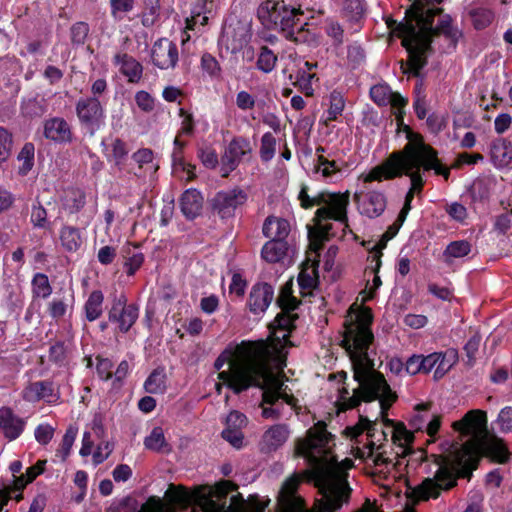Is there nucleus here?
Returning a JSON list of instances; mask_svg holds the SVG:
<instances>
[{"label": "nucleus", "mask_w": 512, "mask_h": 512, "mask_svg": "<svg viewBox=\"0 0 512 512\" xmlns=\"http://www.w3.org/2000/svg\"><path fill=\"white\" fill-rule=\"evenodd\" d=\"M373 340L374 335L365 323L353 324L346 330L342 345L349 354L358 387L352 394L347 387L339 390L343 409L355 408L361 401L379 399L381 413L385 414L397 399L383 374L374 369V360L368 355Z\"/></svg>", "instance_id": "f257e3e1"}, {"label": "nucleus", "mask_w": 512, "mask_h": 512, "mask_svg": "<svg viewBox=\"0 0 512 512\" xmlns=\"http://www.w3.org/2000/svg\"><path fill=\"white\" fill-rule=\"evenodd\" d=\"M443 0H414L411 6V18L397 24L398 37L408 53L407 62L400 61L404 74L421 76V70L427 64V52L431 49L432 38L443 35L455 47L462 32L453 25L450 15H442L434 26V18L442 13L437 7Z\"/></svg>", "instance_id": "f03ea898"}, {"label": "nucleus", "mask_w": 512, "mask_h": 512, "mask_svg": "<svg viewBox=\"0 0 512 512\" xmlns=\"http://www.w3.org/2000/svg\"><path fill=\"white\" fill-rule=\"evenodd\" d=\"M407 144L400 151H395L374 167L365 176L364 182L390 180L406 174L411 179V188L415 192L422 190L424 180L419 172L421 166L425 170L433 169L436 174L448 179L450 171L442 166L437 158V152L425 144L420 134L414 133L408 126L404 127Z\"/></svg>", "instance_id": "7ed1b4c3"}, {"label": "nucleus", "mask_w": 512, "mask_h": 512, "mask_svg": "<svg viewBox=\"0 0 512 512\" xmlns=\"http://www.w3.org/2000/svg\"><path fill=\"white\" fill-rule=\"evenodd\" d=\"M453 428L463 436L469 437V443L463 448V455H456L454 460L453 469L461 477L470 478L472 469L475 468L471 455V447L474 444L479 445L493 460L499 463L508 462L510 453L504 440L488 433L485 411H469L460 421L453 423Z\"/></svg>", "instance_id": "20e7f679"}, {"label": "nucleus", "mask_w": 512, "mask_h": 512, "mask_svg": "<svg viewBox=\"0 0 512 512\" xmlns=\"http://www.w3.org/2000/svg\"><path fill=\"white\" fill-rule=\"evenodd\" d=\"M261 23L269 30L277 31L283 38L296 45L317 44V37L302 19L303 11L280 0H266L257 9Z\"/></svg>", "instance_id": "39448f33"}, {"label": "nucleus", "mask_w": 512, "mask_h": 512, "mask_svg": "<svg viewBox=\"0 0 512 512\" xmlns=\"http://www.w3.org/2000/svg\"><path fill=\"white\" fill-rule=\"evenodd\" d=\"M236 489L237 486L228 480L214 486H203L197 492L190 493V504H195L202 512H265V504H247L240 493L232 495L228 503V495Z\"/></svg>", "instance_id": "423d86ee"}, {"label": "nucleus", "mask_w": 512, "mask_h": 512, "mask_svg": "<svg viewBox=\"0 0 512 512\" xmlns=\"http://www.w3.org/2000/svg\"><path fill=\"white\" fill-rule=\"evenodd\" d=\"M254 355V364L257 365L259 371L258 369L253 371V378L258 384L252 385V387L260 388L263 391V403L273 406L277 404L278 400L282 399L288 405L294 406L297 400L286 392L287 386L284 380L276 375L267 363V348L263 342L257 343Z\"/></svg>", "instance_id": "0eeeda50"}, {"label": "nucleus", "mask_w": 512, "mask_h": 512, "mask_svg": "<svg viewBox=\"0 0 512 512\" xmlns=\"http://www.w3.org/2000/svg\"><path fill=\"white\" fill-rule=\"evenodd\" d=\"M307 186L303 185L298 195L301 207L304 209L313 206H322L315 212L314 220L317 225L323 220L332 219L348 227L347 206L349 204L348 193L320 192L314 197L308 195Z\"/></svg>", "instance_id": "6e6552de"}, {"label": "nucleus", "mask_w": 512, "mask_h": 512, "mask_svg": "<svg viewBox=\"0 0 512 512\" xmlns=\"http://www.w3.org/2000/svg\"><path fill=\"white\" fill-rule=\"evenodd\" d=\"M164 502L160 497L151 496L145 503H139L135 498L128 496L122 499L115 508L117 512H175L177 508H186L190 505V492L183 486L170 484L165 492Z\"/></svg>", "instance_id": "1a4fd4ad"}, {"label": "nucleus", "mask_w": 512, "mask_h": 512, "mask_svg": "<svg viewBox=\"0 0 512 512\" xmlns=\"http://www.w3.org/2000/svg\"><path fill=\"white\" fill-rule=\"evenodd\" d=\"M256 345L257 343H243L240 358L230 362L229 370L221 371L218 374V378L235 394H240L252 385L258 384L253 378ZM256 369L258 368L256 367Z\"/></svg>", "instance_id": "9d476101"}, {"label": "nucleus", "mask_w": 512, "mask_h": 512, "mask_svg": "<svg viewBox=\"0 0 512 512\" xmlns=\"http://www.w3.org/2000/svg\"><path fill=\"white\" fill-rule=\"evenodd\" d=\"M321 499L317 500L319 512H333L350 499L352 489L347 480L337 472L324 470L316 480Z\"/></svg>", "instance_id": "9b49d317"}, {"label": "nucleus", "mask_w": 512, "mask_h": 512, "mask_svg": "<svg viewBox=\"0 0 512 512\" xmlns=\"http://www.w3.org/2000/svg\"><path fill=\"white\" fill-rule=\"evenodd\" d=\"M80 126L91 136L105 123V110L97 97H81L75 105Z\"/></svg>", "instance_id": "f8f14e48"}, {"label": "nucleus", "mask_w": 512, "mask_h": 512, "mask_svg": "<svg viewBox=\"0 0 512 512\" xmlns=\"http://www.w3.org/2000/svg\"><path fill=\"white\" fill-rule=\"evenodd\" d=\"M248 195L241 188H233L217 192L209 203L211 211L222 220L235 216L236 210L247 201Z\"/></svg>", "instance_id": "ddd939ff"}, {"label": "nucleus", "mask_w": 512, "mask_h": 512, "mask_svg": "<svg viewBox=\"0 0 512 512\" xmlns=\"http://www.w3.org/2000/svg\"><path fill=\"white\" fill-rule=\"evenodd\" d=\"M331 438L322 422L317 423L307 431L306 438L299 441L297 452L299 455L317 462L320 455L325 453V448Z\"/></svg>", "instance_id": "4468645a"}, {"label": "nucleus", "mask_w": 512, "mask_h": 512, "mask_svg": "<svg viewBox=\"0 0 512 512\" xmlns=\"http://www.w3.org/2000/svg\"><path fill=\"white\" fill-rule=\"evenodd\" d=\"M139 316V308L136 304H127V297L121 293L114 295L112 306L108 312L110 322L118 324L122 333H127Z\"/></svg>", "instance_id": "2eb2a0df"}, {"label": "nucleus", "mask_w": 512, "mask_h": 512, "mask_svg": "<svg viewBox=\"0 0 512 512\" xmlns=\"http://www.w3.org/2000/svg\"><path fill=\"white\" fill-rule=\"evenodd\" d=\"M456 485V479L450 469L441 465L435 478L425 479L416 489L415 493L421 500H428L429 498H437L440 490H448Z\"/></svg>", "instance_id": "dca6fc26"}, {"label": "nucleus", "mask_w": 512, "mask_h": 512, "mask_svg": "<svg viewBox=\"0 0 512 512\" xmlns=\"http://www.w3.org/2000/svg\"><path fill=\"white\" fill-rule=\"evenodd\" d=\"M299 484L300 478L297 475H292L282 484L277 499L279 512H313L297 494Z\"/></svg>", "instance_id": "f3484780"}, {"label": "nucleus", "mask_w": 512, "mask_h": 512, "mask_svg": "<svg viewBox=\"0 0 512 512\" xmlns=\"http://www.w3.org/2000/svg\"><path fill=\"white\" fill-rule=\"evenodd\" d=\"M252 148L249 140L243 137H235L231 140L225 149L221 158L223 176L235 170L246 156L251 154Z\"/></svg>", "instance_id": "a211bd4d"}, {"label": "nucleus", "mask_w": 512, "mask_h": 512, "mask_svg": "<svg viewBox=\"0 0 512 512\" xmlns=\"http://www.w3.org/2000/svg\"><path fill=\"white\" fill-rule=\"evenodd\" d=\"M152 62L160 69L174 68L178 62L176 44L167 38L157 40L151 51Z\"/></svg>", "instance_id": "6ab92c4d"}, {"label": "nucleus", "mask_w": 512, "mask_h": 512, "mask_svg": "<svg viewBox=\"0 0 512 512\" xmlns=\"http://www.w3.org/2000/svg\"><path fill=\"white\" fill-rule=\"evenodd\" d=\"M43 136L57 144H68L74 139L71 125L63 117H52L43 122Z\"/></svg>", "instance_id": "aec40b11"}, {"label": "nucleus", "mask_w": 512, "mask_h": 512, "mask_svg": "<svg viewBox=\"0 0 512 512\" xmlns=\"http://www.w3.org/2000/svg\"><path fill=\"white\" fill-rule=\"evenodd\" d=\"M274 299V288L266 282L256 283L252 286L247 305L254 315L264 313Z\"/></svg>", "instance_id": "412c9836"}, {"label": "nucleus", "mask_w": 512, "mask_h": 512, "mask_svg": "<svg viewBox=\"0 0 512 512\" xmlns=\"http://www.w3.org/2000/svg\"><path fill=\"white\" fill-rule=\"evenodd\" d=\"M354 200L358 203L361 214L369 218L380 216L386 208V197L378 191H369L365 194L355 193Z\"/></svg>", "instance_id": "4be33fe9"}, {"label": "nucleus", "mask_w": 512, "mask_h": 512, "mask_svg": "<svg viewBox=\"0 0 512 512\" xmlns=\"http://www.w3.org/2000/svg\"><path fill=\"white\" fill-rule=\"evenodd\" d=\"M290 436L287 424H275L270 426L262 435L259 447L263 453H271L283 446Z\"/></svg>", "instance_id": "5701e85b"}, {"label": "nucleus", "mask_w": 512, "mask_h": 512, "mask_svg": "<svg viewBox=\"0 0 512 512\" xmlns=\"http://www.w3.org/2000/svg\"><path fill=\"white\" fill-rule=\"evenodd\" d=\"M25 422L15 415L11 408H0V430L4 436L11 440L17 439L24 430Z\"/></svg>", "instance_id": "b1692460"}, {"label": "nucleus", "mask_w": 512, "mask_h": 512, "mask_svg": "<svg viewBox=\"0 0 512 512\" xmlns=\"http://www.w3.org/2000/svg\"><path fill=\"white\" fill-rule=\"evenodd\" d=\"M203 206V197L201 193L193 188L187 189L180 198V208L183 215L192 220L196 218Z\"/></svg>", "instance_id": "393cba45"}, {"label": "nucleus", "mask_w": 512, "mask_h": 512, "mask_svg": "<svg viewBox=\"0 0 512 512\" xmlns=\"http://www.w3.org/2000/svg\"><path fill=\"white\" fill-rule=\"evenodd\" d=\"M114 63L120 66V71L125 75L129 82L136 83L142 76V65L132 56L123 53L114 56Z\"/></svg>", "instance_id": "a878e982"}, {"label": "nucleus", "mask_w": 512, "mask_h": 512, "mask_svg": "<svg viewBox=\"0 0 512 512\" xmlns=\"http://www.w3.org/2000/svg\"><path fill=\"white\" fill-rule=\"evenodd\" d=\"M491 160L496 167H506L512 162V144L505 139H496L491 144Z\"/></svg>", "instance_id": "bb28decb"}, {"label": "nucleus", "mask_w": 512, "mask_h": 512, "mask_svg": "<svg viewBox=\"0 0 512 512\" xmlns=\"http://www.w3.org/2000/svg\"><path fill=\"white\" fill-rule=\"evenodd\" d=\"M290 232V224L283 218L269 216L263 225V234L271 240L285 241Z\"/></svg>", "instance_id": "cd10ccee"}, {"label": "nucleus", "mask_w": 512, "mask_h": 512, "mask_svg": "<svg viewBox=\"0 0 512 512\" xmlns=\"http://www.w3.org/2000/svg\"><path fill=\"white\" fill-rule=\"evenodd\" d=\"M185 146V142H181L178 137L174 139V149L172 152V167L173 172L177 173L179 171L187 172V180H192L195 178V166L189 163H186L183 157V148Z\"/></svg>", "instance_id": "c85d7f7f"}, {"label": "nucleus", "mask_w": 512, "mask_h": 512, "mask_svg": "<svg viewBox=\"0 0 512 512\" xmlns=\"http://www.w3.org/2000/svg\"><path fill=\"white\" fill-rule=\"evenodd\" d=\"M53 383L50 381H37L31 383L24 391V398L35 402L41 399H50L53 396Z\"/></svg>", "instance_id": "c756f323"}, {"label": "nucleus", "mask_w": 512, "mask_h": 512, "mask_svg": "<svg viewBox=\"0 0 512 512\" xmlns=\"http://www.w3.org/2000/svg\"><path fill=\"white\" fill-rule=\"evenodd\" d=\"M288 244L281 240H270L262 248V258L269 263L279 262L286 255Z\"/></svg>", "instance_id": "7c9ffc66"}, {"label": "nucleus", "mask_w": 512, "mask_h": 512, "mask_svg": "<svg viewBox=\"0 0 512 512\" xmlns=\"http://www.w3.org/2000/svg\"><path fill=\"white\" fill-rule=\"evenodd\" d=\"M167 389L165 369H154L144 382V390L149 394H163Z\"/></svg>", "instance_id": "2f4dec72"}, {"label": "nucleus", "mask_w": 512, "mask_h": 512, "mask_svg": "<svg viewBox=\"0 0 512 512\" xmlns=\"http://www.w3.org/2000/svg\"><path fill=\"white\" fill-rule=\"evenodd\" d=\"M104 295L100 290H94L90 293L84 305L85 317L89 322L98 319L103 312Z\"/></svg>", "instance_id": "473e14b6"}, {"label": "nucleus", "mask_w": 512, "mask_h": 512, "mask_svg": "<svg viewBox=\"0 0 512 512\" xmlns=\"http://www.w3.org/2000/svg\"><path fill=\"white\" fill-rule=\"evenodd\" d=\"M47 111V103L44 98L38 96L23 99L21 102V113L28 118L43 116Z\"/></svg>", "instance_id": "72a5a7b5"}, {"label": "nucleus", "mask_w": 512, "mask_h": 512, "mask_svg": "<svg viewBox=\"0 0 512 512\" xmlns=\"http://www.w3.org/2000/svg\"><path fill=\"white\" fill-rule=\"evenodd\" d=\"M60 241L68 252H75L82 244L80 230L73 226H64L60 231Z\"/></svg>", "instance_id": "f704fd0d"}, {"label": "nucleus", "mask_w": 512, "mask_h": 512, "mask_svg": "<svg viewBox=\"0 0 512 512\" xmlns=\"http://www.w3.org/2000/svg\"><path fill=\"white\" fill-rule=\"evenodd\" d=\"M345 107L344 97L340 92L333 91L329 97V107L326 111V118L324 124L328 125V122L335 121L342 114Z\"/></svg>", "instance_id": "c9c22d12"}, {"label": "nucleus", "mask_w": 512, "mask_h": 512, "mask_svg": "<svg viewBox=\"0 0 512 512\" xmlns=\"http://www.w3.org/2000/svg\"><path fill=\"white\" fill-rule=\"evenodd\" d=\"M292 286V281L286 282L285 285L282 286L277 297L276 302L283 311H293L300 304V301L297 300L292 294Z\"/></svg>", "instance_id": "e433bc0d"}, {"label": "nucleus", "mask_w": 512, "mask_h": 512, "mask_svg": "<svg viewBox=\"0 0 512 512\" xmlns=\"http://www.w3.org/2000/svg\"><path fill=\"white\" fill-rule=\"evenodd\" d=\"M144 445L147 449L156 451V452H166L170 449L168 448V444L166 442L163 430L161 427L153 428L152 432L149 436H147L144 440Z\"/></svg>", "instance_id": "4c0bfd02"}, {"label": "nucleus", "mask_w": 512, "mask_h": 512, "mask_svg": "<svg viewBox=\"0 0 512 512\" xmlns=\"http://www.w3.org/2000/svg\"><path fill=\"white\" fill-rule=\"evenodd\" d=\"M469 16L474 28L477 30H482L488 27L494 19V13L492 10L483 7L471 9L469 11Z\"/></svg>", "instance_id": "58836bf2"}, {"label": "nucleus", "mask_w": 512, "mask_h": 512, "mask_svg": "<svg viewBox=\"0 0 512 512\" xmlns=\"http://www.w3.org/2000/svg\"><path fill=\"white\" fill-rule=\"evenodd\" d=\"M31 284L34 297L46 299L52 293V287L46 274L36 273Z\"/></svg>", "instance_id": "ea45409f"}, {"label": "nucleus", "mask_w": 512, "mask_h": 512, "mask_svg": "<svg viewBox=\"0 0 512 512\" xmlns=\"http://www.w3.org/2000/svg\"><path fill=\"white\" fill-rule=\"evenodd\" d=\"M277 56L267 46L260 48V53L257 58L256 67L263 73H270L276 66Z\"/></svg>", "instance_id": "a19ab883"}, {"label": "nucleus", "mask_w": 512, "mask_h": 512, "mask_svg": "<svg viewBox=\"0 0 512 512\" xmlns=\"http://www.w3.org/2000/svg\"><path fill=\"white\" fill-rule=\"evenodd\" d=\"M471 251V245L468 241L459 240L451 242L443 253L444 261L449 263L450 258H460L468 255Z\"/></svg>", "instance_id": "79ce46f5"}, {"label": "nucleus", "mask_w": 512, "mask_h": 512, "mask_svg": "<svg viewBox=\"0 0 512 512\" xmlns=\"http://www.w3.org/2000/svg\"><path fill=\"white\" fill-rule=\"evenodd\" d=\"M442 359H439V364L434 372V378H442L458 361V351L456 349H448L442 353Z\"/></svg>", "instance_id": "37998d69"}, {"label": "nucleus", "mask_w": 512, "mask_h": 512, "mask_svg": "<svg viewBox=\"0 0 512 512\" xmlns=\"http://www.w3.org/2000/svg\"><path fill=\"white\" fill-rule=\"evenodd\" d=\"M343 10L349 21L359 22L365 13L364 0H345Z\"/></svg>", "instance_id": "c03bdc74"}, {"label": "nucleus", "mask_w": 512, "mask_h": 512, "mask_svg": "<svg viewBox=\"0 0 512 512\" xmlns=\"http://www.w3.org/2000/svg\"><path fill=\"white\" fill-rule=\"evenodd\" d=\"M291 311H283L279 313L275 321L277 322L279 331L283 332L281 338L286 340L289 337V333L295 328V321L298 319L297 314H291Z\"/></svg>", "instance_id": "a18cd8bd"}, {"label": "nucleus", "mask_w": 512, "mask_h": 512, "mask_svg": "<svg viewBox=\"0 0 512 512\" xmlns=\"http://www.w3.org/2000/svg\"><path fill=\"white\" fill-rule=\"evenodd\" d=\"M370 97L378 106H387L391 102L393 92L388 85H374L370 89Z\"/></svg>", "instance_id": "49530a36"}, {"label": "nucleus", "mask_w": 512, "mask_h": 512, "mask_svg": "<svg viewBox=\"0 0 512 512\" xmlns=\"http://www.w3.org/2000/svg\"><path fill=\"white\" fill-rule=\"evenodd\" d=\"M68 351L63 341H58L49 349V360L58 366L67 364Z\"/></svg>", "instance_id": "de8ad7c7"}, {"label": "nucleus", "mask_w": 512, "mask_h": 512, "mask_svg": "<svg viewBox=\"0 0 512 512\" xmlns=\"http://www.w3.org/2000/svg\"><path fill=\"white\" fill-rule=\"evenodd\" d=\"M276 139L272 133L267 132L261 138L260 157L263 161H270L275 154Z\"/></svg>", "instance_id": "09e8293b"}, {"label": "nucleus", "mask_w": 512, "mask_h": 512, "mask_svg": "<svg viewBox=\"0 0 512 512\" xmlns=\"http://www.w3.org/2000/svg\"><path fill=\"white\" fill-rule=\"evenodd\" d=\"M89 25L85 22H76L70 28V38L73 45H83L89 34Z\"/></svg>", "instance_id": "8fccbe9b"}, {"label": "nucleus", "mask_w": 512, "mask_h": 512, "mask_svg": "<svg viewBox=\"0 0 512 512\" xmlns=\"http://www.w3.org/2000/svg\"><path fill=\"white\" fill-rule=\"evenodd\" d=\"M47 216V210L39 201L32 205L31 222L35 227L42 229L48 228L49 221L47 219Z\"/></svg>", "instance_id": "3c124183"}, {"label": "nucleus", "mask_w": 512, "mask_h": 512, "mask_svg": "<svg viewBox=\"0 0 512 512\" xmlns=\"http://www.w3.org/2000/svg\"><path fill=\"white\" fill-rule=\"evenodd\" d=\"M325 32L333 40V45L338 47L344 42V30L342 26L333 19L325 22Z\"/></svg>", "instance_id": "603ef678"}, {"label": "nucleus", "mask_w": 512, "mask_h": 512, "mask_svg": "<svg viewBox=\"0 0 512 512\" xmlns=\"http://www.w3.org/2000/svg\"><path fill=\"white\" fill-rule=\"evenodd\" d=\"M393 439L400 442L399 446L402 448V453L406 454L408 451L407 445L414 441V435L403 424H398L394 429Z\"/></svg>", "instance_id": "864d4df0"}, {"label": "nucleus", "mask_w": 512, "mask_h": 512, "mask_svg": "<svg viewBox=\"0 0 512 512\" xmlns=\"http://www.w3.org/2000/svg\"><path fill=\"white\" fill-rule=\"evenodd\" d=\"M481 343V336L478 333H475L464 345V351L467 356L466 364L469 367H472L476 361V354L478 352L479 346Z\"/></svg>", "instance_id": "5fc2aeb1"}, {"label": "nucleus", "mask_w": 512, "mask_h": 512, "mask_svg": "<svg viewBox=\"0 0 512 512\" xmlns=\"http://www.w3.org/2000/svg\"><path fill=\"white\" fill-rule=\"evenodd\" d=\"M18 160L23 161L20 167V173L26 174L31 170L34 161V146L32 143H26L18 154Z\"/></svg>", "instance_id": "6e6d98bb"}, {"label": "nucleus", "mask_w": 512, "mask_h": 512, "mask_svg": "<svg viewBox=\"0 0 512 512\" xmlns=\"http://www.w3.org/2000/svg\"><path fill=\"white\" fill-rule=\"evenodd\" d=\"M12 135L7 129L0 127V164L5 162L12 149Z\"/></svg>", "instance_id": "4d7b16f0"}, {"label": "nucleus", "mask_w": 512, "mask_h": 512, "mask_svg": "<svg viewBox=\"0 0 512 512\" xmlns=\"http://www.w3.org/2000/svg\"><path fill=\"white\" fill-rule=\"evenodd\" d=\"M427 409V406L424 404L416 406L417 413L410 419L409 422V425L412 429L421 431L425 428L426 422L429 418Z\"/></svg>", "instance_id": "13d9d810"}, {"label": "nucleus", "mask_w": 512, "mask_h": 512, "mask_svg": "<svg viewBox=\"0 0 512 512\" xmlns=\"http://www.w3.org/2000/svg\"><path fill=\"white\" fill-rule=\"evenodd\" d=\"M77 436V429L70 426L66 433L63 436L60 448L58 450L59 453L62 454V460L65 461L68 455L70 454L71 448Z\"/></svg>", "instance_id": "bf43d9fd"}, {"label": "nucleus", "mask_w": 512, "mask_h": 512, "mask_svg": "<svg viewBox=\"0 0 512 512\" xmlns=\"http://www.w3.org/2000/svg\"><path fill=\"white\" fill-rule=\"evenodd\" d=\"M202 69L207 72L210 76H219L221 67L214 56L209 53H204L201 57Z\"/></svg>", "instance_id": "052dcab7"}, {"label": "nucleus", "mask_w": 512, "mask_h": 512, "mask_svg": "<svg viewBox=\"0 0 512 512\" xmlns=\"http://www.w3.org/2000/svg\"><path fill=\"white\" fill-rule=\"evenodd\" d=\"M135 101L137 106L144 112L149 113L153 111L155 107L153 97L146 91H138L135 95Z\"/></svg>", "instance_id": "680f3d73"}, {"label": "nucleus", "mask_w": 512, "mask_h": 512, "mask_svg": "<svg viewBox=\"0 0 512 512\" xmlns=\"http://www.w3.org/2000/svg\"><path fill=\"white\" fill-rule=\"evenodd\" d=\"M247 423V418L243 413L239 411H232L229 413L226 419L225 429H239L241 431Z\"/></svg>", "instance_id": "e2e57ef3"}, {"label": "nucleus", "mask_w": 512, "mask_h": 512, "mask_svg": "<svg viewBox=\"0 0 512 512\" xmlns=\"http://www.w3.org/2000/svg\"><path fill=\"white\" fill-rule=\"evenodd\" d=\"M19 70L17 60L11 58H0V77L5 79L14 75Z\"/></svg>", "instance_id": "0e129e2a"}, {"label": "nucleus", "mask_w": 512, "mask_h": 512, "mask_svg": "<svg viewBox=\"0 0 512 512\" xmlns=\"http://www.w3.org/2000/svg\"><path fill=\"white\" fill-rule=\"evenodd\" d=\"M347 58L352 63L353 67L360 65L365 59V52L358 44H351L348 46Z\"/></svg>", "instance_id": "69168bd1"}, {"label": "nucleus", "mask_w": 512, "mask_h": 512, "mask_svg": "<svg viewBox=\"0 0 512 512\" xmlns=\"http://www.w3.org/2000/svg\"><path fill=\"white\" fill-rule=\"evenodd\" d=\"M128 149L125 142L117 138L112 143V157L116 165H120L121 162L126 158Z\"/></svg>", "instance_id": "338daca9"}, {"label": "nucleus", "mask_w": 512, "mask_h": 512, "mask_svg": "<svg viewBox=\"0 0 512 512\" xmlns=\"http://www.w3.org/2000/svg\"><path fill=\"white\" fill-rule=\"evenodd\" d=\"M498 423L500 424V430L501 432H509L512 430V407H504L497 419Z\"/></svg>", "instance_id": "774afa93"}]
</instances>
